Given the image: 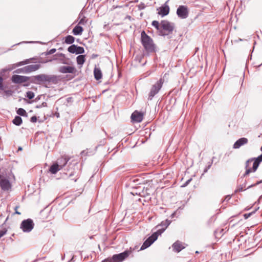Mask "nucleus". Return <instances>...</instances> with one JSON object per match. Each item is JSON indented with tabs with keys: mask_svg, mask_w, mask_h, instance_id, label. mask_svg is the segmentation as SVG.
Wrapping results in <instances>:
<instances>
[{
	"mask_svg": "<svg viewBox=\"0 0 262 262\" xmlns=\"http://www.w3.org/2000/svg\"><path fill=\"white\" fill-rule=\"evenodd\" d=\"M60 80L59 76L41 74L31 77V82L36 84H57Z\"/></svg>",
	"mask_w": 262,
	"mask_h": 262,
	"instance_id": "nucleus-1",
	"label": "nucleus"
},
{
	"mask_svg": "<svg viewBox=\"0 0 262 262\" xmlns=\"http://www.w3.org/2000/svg\"><path fill=\"white\" fill-rule=\"evenodd\" d=\"M141 42L147 53H154L156 51V45L153 39L144 31H142L141 33Z\"/></svg>",
	"mask_w": 262,
	"mask_h": 262,
	"instance_id": "nucleus-2",
	"label": "nucleus"
},
{
	"mask_svg": "<svg viewBox=\"0 0 262 262\" xmlns=\"http://www.w3.org/2000/svg\"><path fill=\"white\" fill-rule=\"evenodd\" d=\"M261 162H262V154L256 158L248 159L246 162L245 168L246 170L243 177H246L252 171L255 172Z\"/></svg>",
	"mask_w": 262,
	"mask_h": 262,
	"instance_id": "nucleus-3",
	"label": "nucleus"
},
{
	"mask_svg": "<svg viewBox=\"0 0 262 262\" xmlns=\"http://www.w3.org/2000/svg\"><path fill=\"white\" fill-rule=\"evenodd\" d=\"M161 29L160 30L159 35L162 36H167L168 38H170L169 35L171 34L174 28V25L167 20H162L161 21Z\"/></svg>",
	"mask_w": 262,
	"mask_h": 262,
	"instance_id": "nucleus-4",
	"label": "nucleus"
},
{
	"mask_svg": "<svg viewBox=\"0 0 262 262\" xmlns=\"http://www.w3.org/2000/svg\"><path fill=\"white\" fill-rule=\"evenodd\" d=\"M130 253V251L125 250L122 253L113 255L112 258L105 259L101 262H121L127 258Z\"/></svg>",
	"mask_w": 262,
	"mask_h": 262,
	"instance_id": "nucleus-5",
	"label": "nucleus"
},
{
	"mask_svg": "<svg viewBox=\"0 0 262 262\" xmlns=\"http://www.w3.org/2000/svg\"><path fill=\"white\" fill-rule=\"evenodd\" d=\"M163 82L164 80L160 78L159 81L152 86L148 95V100H152L153 97L159 92L162 86Z\"/></svg>",
	"mask_w": 262,
	"mask_h": 262,
	"instance_id": "nucleus-6",
	"label": "nucleus"
},
{
	"mask_svg": "<svg viewBox=\"0 0 262 262\" xmlns=\"http://www.w3.org/2000/svg\"><path fill=\"white\" fill-rule=\"evenodd\" d=\"M34 224L31 219H28L22 221L20 228L24 232H30L34 227Z\"/></svg>",
	"mask_w": 262,
	"mask_h": 262,
	"instance_id": "nucleus-7",
	"label": "nucleus"
},
{
	"mask_svg": "<svg viewBox=\"0 0 262 262\" xmlns=\"http://www.w3.org/2000/svg\"><path fill=\"white\" fill-rule=\"evenodd\" d=\"M189 11L186 6H180L177 10V14L182 19L186 18L188 16Z\"/></svg>",
	"mask_w": 262,
	"mask_h": 262,
	"instance_id": "nucleus-8",
	"label": "nucleus"
},
{
	"mask_svg": "<svg viewBox=\"0 0 262 262\" xmlns=\"http://www.w3.org/2000/svg\"><path fill=\"white\" fill-rule=\"evenodd\" d=\"M30 79L31 80V77L19 75H14L11 77L12 81L16 84H20L27 82Z\"/></svg>",
	"mask_w": 262,
	"mask_h": 262,
	"instance_id": "nucleus-9",
	"label": "nucleus"
},
{
	"mask_svg": "<svg viewBox=\"0 0 262 262\" xmlns=\"http://www.w3.org/2000/svg\"><path fill=\"white\" fill-rule=\"evenodd\" d=\"M157 239V236L156 234H152L143 243L141 247V250H144L149 247Z\"/></svg>",
	"mask_w": 262,
	"mask_h": 262,
	"instance_id": "nucleus-10",
	"label": "nucleus"
},
{
	"mask_svg": "<svg viewBox=\"0 0 262 262\" xmlns=\"http://www.w3.org/2000/svg\"><path fill=\"white\" fill-rule=\"evenodd\" d=\"M169 0H168L165 3H164L163 5H162L158 10H159L158 12V14L162 16H165L168 15L169 13V7L167 4V2Z\"/></svg>",
	"mask_w": 262,
	"mask_h": 262,
	"instance_id": "nucleus-11",
	"label": "nucleus"
},
{
	"mask_svg": "<svg viewBox=\"0 0 262 262\" xmlns=\"http://www.w3.org/2000/svg\"><path fill=\"white\" fill-rule=\"evenodd\" d=\"M40 67V64H30L27 66L24 67L22 70L25 73H28L30 72H32L33 71H35L39 69Z\"/></svg>",
	"mask_w": 262,
	"mask_h": 262,
	"instance_id": "nucleus-12",
	"label": "nucleus"
},
{
	"mask_svg": "<svg viewBox=\"0 0 262 262\" xmlns=\"http://www.w3.org/2000/svg\"><path fill=\"white\" fill-rule=\"evenodd\" d=\"M58 71L61 73H74L76 71L75 68L72 66H61L58 69Z\"/></svg>",
	"mask_w": 262,
	"mask_h": 262,
	"instance_id": "nucleus-13",
	"label": "nucleus"
},
{
	"mask_svg": "<svg viewBox=\"0 0 262 262\" xmlns=\"http://www.w3.org/2000/svg\"><path fill=\"white\" fill-rule=\"evenodd\" d=\"M131 119L134 122H141L143 119V113L136 111L132 114Z\"/></svg>",
	"mask_w": 262,
	"mask_h": 262,
	"instance_id": "nucleus-14",
	"label": "nucleus"
},
{
	"mask_svg": "<svg viewBox=\"0 0 262 262\" xmlns=\"http://www.w3.org/2000/svg\"><path fill=\"white\" fill-rule=\"evenodd\" d=\"M0 186L4 191H8L11 188V184L10 181L6 179H3L1 180Z\"/></svg>",
	"mask_w": 262,
	"mask_h": 262,
	"instance_id": "nucleus-15",
	"label": "nucleus"
},
{
	"mask_svg": "<svg viewBox=\"0 0 262 262\" xmlns=\"http://www.w3.org/2000/svg\"><path fill=\"white\" fill-rule=\"evenodd\" d=\"M248 143V139L246 138H241L237 140L233 145V148H239L241 146Z\"/></svg>",
	"mask_w": 262,
	"mask_h": 262,
	"instance_id": "nucleus-16",
	"label": "nucleus"
},
{
	"mask_svg": "<svg viewBox=\"0 0 262 262\" xmlns=\"http://www.w3.org/2000/svg\"><path fill=\"white\" fill-rule=\"evenodd\" d=\"M173 250L177 252H180L182 250L185 248V246L182 244V242L177 241L174 243L172 246Z\"/></svg>",
	"mask_w": 262,
	"mask_h": 262,
	"instance_id": "nucleus-17",
	"label": "nucleus"
},
{
	"mask_svg": "<svg viewBox=\"0 0 262 262\" xmlns=\"http://www.w3.org/2000/svg\"><path fill=\"white\" fill-rule=\"evenodd\" d=\"M70 158L67 156H64L58 159L56 163L59 165V167L61 169L67 164Z\"/></svg>",
	"mask_w": 262,
	"mask_h": 262,
	"instance_id": "nucleus-18",
	"label": "nucleus"
},
{
	"mask_svg": "<svg viewBox=\"0 0 262 262\" xmlns=\"http://www.w3.org/2000/svg\"><path fill=\"white\" fill-rule=\"evenodd\" d=\"M61 168L59 167V165L58 163L53 164L50 167L49 170L52 174H56Z\"/></svg>",
	"mask_w": 262,
	"mask_h": 262,
	"instance_id": "nucleus-19",
	"label": "nucleus"
},
{
	"mask_svg": "<svg viewBox=\"0 0 262 262\" xmlns=\"http://www.w3.org/2000/svg\"><path fill=\"white\" fill-rule=\"evenodd\" d=\"M83 31L82 27L77 25L73 29L72 33L74 35H81Z\"/></svg>",
	"mask_w": 262,
	"mask_h": 262,
	"instance_id": "nucleus-20",
	"label": "nucleus"
},
{
	"mask_svg": "<svg viewBox=\"0 0 262 262\" xmlns=\"http://www.w3.org/2000/svg\"><path fill=\"white\" fill-rule=\"evenodd\" d=\"M94 75L95 78L98 80L102 78V74L101 70L99 68L95 67L94 70Z\"/></svg>",
	"mask_w": 262,
	"mask_h": 262,
	"instance_id": "nucleus-21",
	"label": "nucleus"
},
{
	"mask_svg": "<svg viewBox=\"0 0 262 262\" xmlns=\"http://www.w3.org/2000/svg\"><path fill=\"white\" fill-rule=\"evenodd\" d=\"M171 221L166 219L165 221L161 222V223L156 226L157 228L161 227L162 228L166 229L167 227L170 224Z\"/></svg>",
	"mask_w": 262,
	"mask_h": 262,
	"instance_id": "nucleus-22",
	"label": "nucleus"
},
{
	"mask_svg": "<svg viewBox=\"0 0 262 262\" xmlns=\"http://www.w3.org/2000/svg\"><path fill=\"white\" fill-rule=\"evenodd\" d=\"M22 122V119L19 116H16L12 121L13 123L16 126L20 125Z\"/></svg>",
	"mask_w": 262,
	"mask_h": 262,
	"instance_id": "nucleus-23",
	"label": "nucleus"
},
{
	"mask_svg": "<svg viewBox=\"0 0 262 262\" xmlns=\"http://www.w3.org/2000/svg\"><path fill=\"white\" fill-rule=\"evenodd\" d=\"M76 60L78 64L82 65L85 62V55H78L76 58Z\"/></svg>",
	"mask_w": 262,
	"mask_h": 262,
	"instance_id": "nucleus-24",
	"label": "nucleus"
},
{
	"mask_svg": "<svg viewBox=\"0 0 262 262\" xmlns=\"http://www.w3.org/2000/svg\"><path fill=\"white\" fill-rule=\"evenodd\" d=\"M151 25L157 29L158 34H159L160 30L161 29V23H159L157 20H154L152 21Z\"/></svg>",
	"mask_w": 262,
	"mask_h": 262,
	"instance_id": "nucleus-25",
	"label": "nucleus"
},
{
	"mask_svg": "<svg viewBox=\"0 0 262 262\" xmlns=\"http://www.w3.org/2000/svg\"><path fill=\"white\" fill-rule=\"evenodd\" d=\"M74 40L75 38L73 36L69 35L65 37L64 42L67 44H72L74 42Z\"/></svg>",
	"mask_w": 262,
	"mask_h": 262,
	"instance_id": "nucleus-26",
	"label": "nucleus"
},
{
	"mask_svg": "<svg viewBox=\"0 0 262 262\" xmlns=\"http://www.w3.org/2000/svg\"><path fill=\"white\" fill-rule=\"evenodd\" d=\"M16 112H17V114L18 115H19V116H24V117L27 116V113L26 111L24 108H19L17 110Z\"/></svg>",
	"mask_w": 262,
	"mask_h": 262,
	"instance_id": "nucleus-27",
	"label": "nucleus"
},
{
	"mask_svg": "<svg viewBox=\"0 0 262 262\" xmlns=\"http://www.w3.org/2000/svg\"><path fill=\"white\" fill-rule=\"evenodd\" d=\"M84 52V49L83 47L76 46V54H81Z\"/></svg>",
	"mask_w": 262,
	"mask_h": 262,
	"instance_id": "nucleus-28",
	"label": "nucleus"
},
{
	"mask_svg": "<svg viewBox=\"0 0 262 262\" xmlns=\"http://www.w3.org/2000/svg\"><path fill=\"white\" fill-rule=\"evenodd\" d=\"M76 49V45H72L68 48V51L71 53H75Z\"/></svg>",
	"mask_w": 262,
	"mask_h": 262,
	"instance_id": "nucleus-29",
	"label": "nucleus"
},
{
	"mask_svg": "<svg viewBox=\"0 0 262 262\" xmlns=\"http://www.w3.org/2000/svg\"><path fill=\"white\" fill-rule=\"evenodd\" d=\"M246 182L245 181L243 184L242 185H240L239 186H238V189H236L235 191H234V193H237V192H241V191H243L244 189V188L246 187Z\"/></svg>",
	"mask_w": 262,
	"mask_h": 262,
	"instance_id": "nucleus-30",
	"label": "nucleus"
},
{
	"mask_svg": "<svg viewBox=\"0 0 262 262\" xmlns=\"http://www.w3.org/2000/svg\"><path fill=\"white\" fill-rule=\"evenodd\" d=\"M26 96L29 99H32L34 97V93L32 91H28L26 93Z\"/></svg>",
	"mask_w": 262,
	"mask_h": 262,
	"instance_id": "nucleus-31",
	"label": "nucleus"
},
{
	"mask_svg": "<svg viewBox=\"0 0 262 262\" xmlns=\"http://www.w3.org/2000/svg\"><path fill=\"white\" fill-rule=\"evenodd\" d=\"M165 230V229L164 228H159L156 232H154L153 234H156L158 237V236L159 235H161Z\"/></svg>",
	"mask_w": 262,
	"mask_h": 262,
	"instance_id": "nucleus-32",
	"label": "nucleus"
},
{
	"mask_svg": "<svg viewBox=\"0 0 262 262\" xmlns=\"http://www.w3.org/2000/svg\"><path fill=\"white\" fill-rule=\"evenodd\" d=\"M33 59H34L33 58H30V59H26V60H25L24 61L19 62L18 63V66H22V65L28 64L30 60H33Z\"/></svg>",
	"mask_w": 262,
	"mask_h": 262,
	"instance_id": "nucleus-33",
	"label": "nucleus"
},
{
	"mask_svg": "<svg viewBox=\"0 0 262 262\" xmlns=\"http://www.w3.org/2000/svg\"><path fill=\"white\" fill-rule=\"evenodd\" d=\"M56 49L53 48L47 52L42 53V55L45 54V55L52 54H54L56 52Z\"/></svg>",
	"mask_w": 262,
	"mask_h": 262,
	"instance_id": "nucleus-34",
	"label": "nucleus"
},
{
	"mask_svg": "<svg viewBox=\"0 0 262 262\" xmlns=\"http://www.w3.org/2000/svg\"><path fill=\"white\" fill-rule=\"evenodd\" d=\"M7 232V230L6 228H3L2 230H0V238L5 235Z\"/></svg>",
	"mask_w": 262,
	"mask_h": 262,
	"instance_id": "nucleus-35",
	"label": "nucleus"
},
{
	"mask_svg": "<svg viewBox=\"0 0 262 262\" xmlns=\"http://www.w3.org/2000/svg\"><path fill=\"white\" fill-rule=\"evenodd\" d=\"M141 180L139 179H134L131 181V183H134L135 184L139 185V184H141Z\"/></svg>",
	"mask_w": 262,
	"mask_h": 262,
	"instance_id": "nucleus-36",
	"label": "nucleus"
},
{
	"mask_svg": "<svg viewBox=\"0 0 262 262\" xmlns=\"http://www.w3.org/2000/svg\"><path fill=\"white\" fill-rule=\"evenodd\" d=\"M47 103L45 102H43L41 104L36 105L35 107L37 108H40L42 107H47Z\"/></svg>",
	"mask_w": 262,
	"mask_h": 262,
	"instance_id": "nucleus-37",
	"label": "nucleus"
},
{
	"mask_svg": "<svg viewBox=\"0 0 262 262\" xmlns=\"http://www.w3.org/2000/svg\"><path fill=\"white\" fill-rule=\"evenodd\" d=\"M211 165H212V162H209L208 166H207L204 170V173L207 172L208 171V169H209L211 167Z\"/></svg>",
	"mask_w": 262,
	"mask_h": 262,
	"instance_id": "nucleus-38",
	"label": "nucleus"
},
{
	"mask_svg": "<svg viewBox=\"0 0 262 262\" xmlns=\"http://www.w3.org/2000/svg\"><path fill=\"white\" fill-rule=\"evenodd\" d=\"M3 78L2 77L0 76V90H4V85H3Z\"/></svg>",
	"mask_w": 262,
	"mask_h": 262,
	"instance_id": "nucleus-39",
	"label": "nucleus"
},
{
	"mask_svg": "<svg viewBox=\"0 0 262 262\" xmlns=\"http://www.w3.org/2000/svg\"><path fill=\"white\" fill-rule=\"evenodd\" d=\"M138 7L140 10H143L145 8V5L144 3H141L138 6Z\"/></svg>",
	"mask_w": 262,
	"mask_h": 262,
	"instance_id": "nucleus-40",
	"label": "nucleus"
},
{
	"mask_svg": "<svg viewBox=\"0 0 262 262\" xmlns=\"http://www.w3.org/2000/svg\"><path fill=\"white\" fill-rule=\"evenodd\" d=\"M262 183V180L259 181H257L255 184H252V185H251L249 186L248 187L247 189L250 188H251V187H253V186H256V185H258V184H260V183Z\"/></svg>",
	"mask_w": 262,
	"mask_h": 262,
	"instance_id": "nucleus-41",
	"label": "nucleus"
},
{
	"mask_svg": "<svg viewBox=\"0 0 262 262\" xmlns=\"http://www.w3.org/2000/svg\"><path fill=\"white\" fill-rule=\"evenodd\" d=\"M191 181H192V179L190 178L187 181H186L184 184H183V185L182 186V187H184L187 186Z\"/></svg>",
	"mask_w": 262,
	"mask_h": 262,
	"instance_id": "nucleus-42",
	"label": "nucleus"
},
{
	"mask_svg": "<svg viewBox=\"0 0 262 262\" xmlns=\"http://www.w3.org/2000/svg\"><path fill=\"white\" fill-rule=\"evenodd\" d=\"M37 117L35 116H33L31 118L30 121L34 123L37 121Z\"/></svg>",
	"mask_w": 262,
	"mask_h": 262,
	"instance_id": "nucleus-43",
	"label": "nucleus"
},
{
	"mask_svg": "<svg viewBox=\"0 0 262 262\" xmlns=\"http://www.w3.org/2000/svg\"><path fill=\"white\" fill-rule=\"evenodd\" d=\"M253 213V212H251V213H246L244 215V218L245 219H247L248 217H249Z\"/></svg>",
	"mask_w": 262,
	"mask_h": 262,
	"instance_id": "nucleus-44",
	"label": "nucleus"
},
{
	"mask_svg": "<svg viewBox=\"0 0 262 262\" xmlns=\"http://www.w3.org/2000/svg\"><path fill=\"white\" fill-rule=\"evenodd\" d=\"M55 56H58L59 57H61L62 58H65V55L63 53H58L56 54Z\"/></svg>",
	"mask_w": 262,
	"mask_h": 262,
	"instance_id": "nucleus-45",
	"label": "nucleus"
},
{
	"mask_svg": "<svg viewBox=\"0 0 262 262\" xmlns=\"http://www.w3.org/2000/svg\"><path fill=\"white\" fill-rule=\"evenodd\" d=\"M85 18H81L80 21H79L78 24H84L85 23Z\"/></svg>",
	"mask_w": 262,
	"mask_h": 262,
	"instance_id": "nucleus-46",
	"label": "nucleus"
},
{
	"mask_svg": "<svg viewBox=\"0 0 262 262\" xmlns=\"http://www.w3.org/2000/svg\"><path fill=\"white\" fill-rule=\"evenodd\" d=\"M231 195H228L226 196L224 201L228 202L231 199Z\"/></svg>",
	"mask_w": 262,
	"mask_h": 262,
	"instance_id": "nucleus-47",
	"label": "nucleus"
},
{
	"mask_svg": "<svg viewBox=\"0 0 262 262\" xmlns=\"http://www.w3.org/2000/svg\"><path fill=\"white\" fill-rule=\"evenodd\" d=\"M5 93L7 95H11V91L10 90H6L5 91Z\"/></svg>",
	"mask_w": 262,
	"mask_h": 262,
	"instance_id": "nucleus-48",
	"label": "nucleus"
},
{
	"mask_svg": "<svg viewBox=\"0 0 262 262\" xmlns=\"http://www.w3.org/2000/svg\"><path fill=\"white\" fill-rule=\"evenodd\" d=\"M40 97L41 96H38L33 101H35V102H37L38 101L40 98Z\"/></svg>",
	"mask_w": 262,
	"mask_h": 262,
	"instance_id": "nucleus-49",
	"label": "nucleus"
},
{
	"mask_svg": "<svg viewBox=\"0 0 262 262\" xmlns=\"http://www.w3.org/2000/svg\"><path fill=\"white\" fill-rule=\"evenodd\" d=\"M76 172H71L69 173V177H72L75 174Z\"/></svg>",
	"mask_w": 262,
	"mask_h": 262,
	"instance_id": "nucleus-50",
	"label": "nucleus"
},
{
	"mask_svg": "<svg viewBox=\"0 0 262 262\" xmlns=\"http://www.w3.org/2000/svg\"><path fill=\"white\" fill-rule=\"evenodd\" d=\"M176 211L174 212L173 213H172L171 215H170V217L171 218H173L174 217L176 216Z\"/></svg>",
	"mask_w": 262,
	"mask_h": 262,
	"instance_id": "nucleus-51",
	"label": "nucleus"
},
{
	"mask_svg": "<svg viewBox=\"0 0 262 262\" xmlns=\"http://www.w3.org/2000/svg\"><path fill=\"white\" fill-rule=\"evenodd\" d=\"M105 139H104L103 140V141H101V143H100V145H103V144H104V143H105Z\"/></svg>",
	"mask_w": 262,
	"mask_h": 262,
	"instance_id": "nucleus-52",
	"label": "nucleus"
},
{
	"mask_svg": "<svg viewBox=\"0 0 262 262\" xmlns=\"http://www.w3.org/2000/svg\"><path fill=\"white\" fill-rule=\"evenodd\" d=\"M78 178V175L76 176V178H74V179H72V180H74L75 182H76L77 180V179Z\"/></svg>",
	"mask_w": 262,
	"mask_h": 262,
	"instance_id": "nucleus-53",
	"label": "nucleus"
},
{
	"mask_svg": "<svg viewBox=\"0 0 262 262\" xmlns=\"http://www.w3.org/2000/svg\"><path fill=\"white\" fill-rule=\"evenodd\" d=\"M15 214H20V212H18V211L17 210H15V212L14 213Z\"/></svg>",
	"mask_w": 262,
	"mask_h": 262,
	"instance_id": "nucleus-54",
	"label": "nucleus"
},
{
	"mask_svg": "<svg viewBox=\"0 0 262 262\" xmlns=\"http://www.w3.org/2000/svg\"><path fill=\"white\" fill-rule=\"evenodd\" d=\"M214 159H215V157H213L212 158V160H211V161L210 162H213V160H214Z\"/></svg>",
	"mask_w": 262,
	"mask_h": 262,
	"instance_id": "nucleus-55",
	"label": "nucleus"
},
{
	"mask_svg": "<svg viewBox=\"0 0 262 262\" xmlns=\"http://www.w3.org/2000/svg\"><path fill=\"white\" fill-rule=\"evenodd\" d=\"M29 83H28V84H24V86H29Z\"/></svg>",
	"mask_w": 262,
	"mask_h": 262,
	"instance_id": "nucleus-56",
	"label": "nucleus"
},
{
	"mask_svg": "<svg viewBox=\"0 0 262 262\" xmlns=\"http://www.w3.org/2000/svg\"><path fill=\"white\" fill-rule=\"evenodd\" d=\"M23 149L21 147H19L18 150H21Z\"/></svg>",
	"mask_w": 262,
	"mask_h": 262,
	"instance_id": "nucleus-57",
	"label": "nucleus"
},
{
	"mask_svg": "<svg viewBox=\"0 0 262 262\" xmlns=\"http://www.w3.org/2000/svg\"><path fill=\"white\" fill-rule=\"evenodd\" d=\"M18 207V206H16V207H15V210H17V209Z\"/></svg>",
	"mask_w": 262,
	"mask_h": 262,
	"instance_id": "nucleus-58",
	"label": "nucleus"
},
{
	"mask_svg": "<svg viewBox=\"0 0 262 262\" xmlns=\"http://www.w3.org/2000/svg\"><path fill=\"white\" fill-rule=\"evenodd\" d=\"M132 186L133 187V188H137L136 187H135L134 185H132Z\"/></svg>",
	"mask_w": 262,
	"mask_h": 262,
	"instance_id": "nucleus-59",
	"label": "nucleus"
},
{
	"mask_svg": "<svg viewBox=\"0 0 262 262\" xmlns=\"http://www.w3.org/2000/svg\"><path fill=\"white\" fill-rule=\"evenodd\" d=\"M56 116H57V117H59V114H56Z\"/></svg>",
	"mask_w": 262,
	"mask_h": 262,
	"instance_id": "nucleus-60",
	"label": "nucleus"
},
{
	"mask_svg": "<svg viewBox=\"0 0 262 262\" xmlns=\"http://www.w3.org/2000/svg\"><path fill=\"white\" fill-rule=\"evenodd\" d=\"M56 116H57V117H59V114H56Z\"/></svg>",
	"mask_w": 262,
	"mask_h": 262,
	"instance_id": "nucleus-61",
	"label": "nucleus"
},
{
	"mask_svg": "<svg viewBox=\"0 0 262 262\" xmlns=\"http://www.w3.org/2000/svg\"><path fill=\"white\" fill-rule=\"evenodd\" d=\"M131 193L133 194V195L134 194V192H131Z\"/></svg>",
	"mask_w": 262,
	"mask_h": 262,
	"instance_id": "nucleus-62",
	"label": "nucleus"
},
{
	"mask_svg": "<svg viewBox=\"0 0 262 262\" xmlns=\"http://www.w3.org/2000/svg\"><path fill=\"white\" fill-rule=\"evenodd\" d=\"M61 49H62V48H59V50H61Z\"/></svg>",
	"mask_w": 262,
	"mask_h": 262,
	"instance_id": "nucleus-63",
	"label": "nucleus"
},
{
	"mask_svg": "<svg viewBox=\"0 0 262 262\" xmlns=\"http://www.w3.org/2000/svg\"><path fill=\"white\" fill-rule=\"evenodd\" d=\"M261 150H262V146H261Z\"/></svg>",
	"mask_w": 262,
	"mask_h": 262,
	"instance_id": "nucleus-64",
	"label": "nucleus"
}]
</instances>
